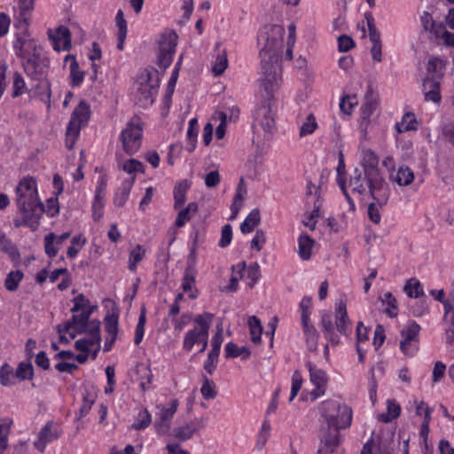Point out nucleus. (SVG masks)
Wrapping results in <instances>:
<instances>
[{
    "mask_svg": "<svg viewBox=\"0 0 454 454\" xmlns=\"http://www.w3.org/2000/svg\"><path fill=\"white\" fill-rule=\"evenodd\" d=\"M55 239L56 235L53 232L49 233L44 238L45 253L51 258L55 257L59 252V245H57Z\"/></svg>",
    "mask_w": 454,
    "mask_h": 454,
    "instance_id": "obj_58",
    "label": "nucleus"
},
{
    "mask_svg": "<svg viewBox=\"0 0 454 454\" xmlns=\"http://www.w3.org/2000/svg\"><path fill=\"white\" fill-rule=\"evenodd\" d=\"M61 434L60 427L53 420H49L38 433L37 440L34 442L35 448L43 452L47 443L59 438Z\"/></svg>",
    "mask_w": 454,
    "mask_h": 454,
    "instance_id": "obj_13",
    "label": "nucleus"
},
{
    "mask_svg": "<svg viewBox=\"0 0 454 454\" xmlns=\"http://www.w3.org/2000/svg\"><path fill=\"white\" fill-rule=\"evenodd\" d=\"M85 242L86 239L85 238H82V235H76L73 237L71 240V246L68 247L67 252V256L70 258H74L79 253V250L83 247Z\"/></svg>",
    "mask_w": 454,
    "mask_h": 454,
    "instance_id": "obj_60",
    "label": "nucleus"
},
{
    "mask_svg": "<svg viewBox=\"0 0 454 454\" xmlns=\"http://www.w3.org/2000/svg\"><path fill=\"white\" fill-rule=\"evenodd\" d=\"M314 243V239L308 234L300 235L298 239V254L302 260H309L311 257Z\"/></svg>",
    "mask_w": 454,
    "mask_h": 454,
    "instance_id": "obj_29",
    "label": "nucleus"
},
{
    "mask_svg": "<svg viewBox=\"0 0 454 454\" xmlns=\"http://www.w3.org/2000/svg\"><path fill=\"white\" fill-rule=\"evenodd\" d=\"M16 375L13 368L9 364H4L0 369V383L4 387L16 384Z\"/></svg>",
    "mask_w": 454,
    "mask_h": 454,
    "instance_id": "obj_39",
    "label": "nucleus"
},
{
    "mask_svg": "<svg viewBox=\"0 0 454 454\" xmlns=\"http://www.w3.org/2000/svg\"><path fill=\"white\" fill-rule=\"evenodd\" d=\"M202 386L200 388V393L204 399L212 400L217 396L216 386L213 380H211L206 375H202Z\"/></svg>",
    "mask_w": 454,
    "mask_h": 454,
    "instance_id": "obj_41",
    "label": "nucleus"
},
{
    "mask_svg": "<svg viewBox=\"0 0 454 454\" xmlns=\"http://www.w3.org/2000/svg\"><path fill=\"white\" fill-rule=\"evenodd\" d=\"M70 77H71V85L73 87H78L83 81L84 72L79 69V65L75 60V58H73V62L70 64Z\"/></svg>",
    "mask_w": 454,
    "mask_h": 454,
    "instance_id": "obj_56",
    "label": "nucleus"
},
{
    "mask_svg": "<svg viewBox=\"0 0 454 454\" xmlns=\"http://www.w3.org/2000/svg\"><path fill=\"white\" fill-rule=\"evenodd\" d=\"M320 325L325 338L333 345H338L340 343V338L335 333L331 313H324L322 315Z\"/></svg>",
    "mask_w": 454,
    "mask_h": 454,
    "instance_id": "obj_23",
    "label": "nucleus"
},
{
    "mask_svg": "<svg viewBox=\"0 0 454 454\" xmlns=\"http://www.w3.org/2000/svg\"><path fill=\"white\" fill-rule=\"evenodd\" d=\"M15 375L18 380L23 381L31 380L34 375V368L31 363L20 362L15 371Z\"/></svg>",
    "mask_w": 454,
    "mask_h": 454,
    "instance_id": "obj_48",
    "label": "nucleus"
},
{
    "mask_svg": "<svg viewBox=\"0 0 454 454\" xmlns=\"http://www.w3.org/2000/svg\"><path fill=\"white\" fill-rule=\"evenodd\" d=\"M177 44V35L175 32H168L161 35L159 42V54L157 64L163 70L167 69L173 60Z\"/></svg>",
    "mask_w": 454,
    "mask_h": 454,
    "instance_id": "obj_9",
    "label": "nucleus"
},
{
    "mask_svg": "<svg viewBox=\"0 0 454 454\" xmlns=\"http://www.w3.org/2000/svg\"><path fill=\"white\" fill-rule=\"evenodd\" d=\"M414 180V174L413 171L406 167V166H401L398 168V171L396 173V176L395 177V181L400 185V186H406L412 183Z\"/></svg>",
    "mask_w": 454,
    "mask_h": 454,
    "instance_id": "obj_46",
    "label": "nucleus"
},
{
    "mask_svg": "<svg viewBox=\"0 0 454 454\" xmlns=\"http://www.w3.org/2000/svg\"><path fill=\"white\" fill-rule=\"evenodd\" d=\"M13 48L16 55L22 60L33 59L34 56L42 55V49L36 42L32 39L17 38Z\"/></svg>",
    "mask_w": 454,
    "mask_h": 454,
    "instance_id": "obj_14",
    "label": "nucleus"
},
{
    "mask_svg": "<svg viewBox=\"0 0 454 454\" xmlns=\"http://www.w3.org/2000/svg\"><path fill=\"white\" fill-rule=\"evenodd\" d=\"M178 405L177 399H172L167 406L157 405L159 411L156 413L154 427L158 434H166L169 432L171 421L177 411Z\"/></svg>",
    "mask_w": 454,
    "mask_h": 454,
    "instance_id": "obj_12",
    "label": "nucleus"
},
{
    "mask_svg": "<svg viewBox=\"0 0 454 454\" xmlns=\"http://www.w3.org/2000/svg\"><path fill=\"white\" fill-rule=\"evenodd\" d=\"M317 129V122L316 121V117L313 114H309L306 121L300 127L299 136L300 137H304L306 136L311 135Z\"/></svg>",
    "mask_w": 454,
    "mask_h": 454,
    "instance_id": "obj_53",
    "label": "nucleus"
},
{
    "mask_svg": "<svg viewBox=\"0 0 454 454\" xmlns=\"http://www.w3.org/2000/svg\"><path fill=\"white\" fill-rule=\"evenodd\" d=\"M160 87L158 71L145 68L140 71L133 85V97L136 104L141 107L152 106Z\"/></svg>",
    "mask_w": 454,
    "mask_h": 454,
    "instance_id": "obj_4",
    "label": "nucleus"
},
{
    "mask_svg": "<svg viewBox=\"0 0 454 454\" xmlns=\"http://www.w3.org/2000/svg\"><path fill=\"white\" fill-rule=\"evenodd\" d=\"M419 331L420 325L415 321H410L401 331L400 348L404 355L413 356L419 349Z\"/></svg>",
    "mask_w": 454,
    "mask_h": 454,
    "instance_id": "obj_11",
    "label": "nucleus"
},
{
    "mask_svg": "<svg viewBox=\"0 0 454 454\" xmlns=\"http://www.w3.org/2000/svg\"><path fill=\"white\" fill-rule=\"evenodd\" d=\"M441 74L434 76H426L422 82V90L426 101H432L439 104L442 100L441 96Z\"/></svg>",
    "mask_w": 454,
    "mask_h": 454,
    "instance_id": "obj_15",
    "label": "nucleus"
},
{
    "mask_svg": "<svg viewBox=\"0 0 454 454\" xmlns=\"http://www.w3.org/2000/svg\"><path fill=\"white\" fill-rule=\"evenodd\" d=\"M251 355L249 348L243 346L239 347L234 342H228L225 346V357L226 358H236L241 357V359H247Z\"/></svg>",
    "mask_w": 454,
    "mask_h": 454,
    "instance_id": "obj_32",
    "label": "nucleus"
},
{
    "mask_svg": "<svg viewBox=\"0 0 454 454\" xmlns=\"http://www.w3.org/2000/svg\"><path fill=\"white\" fill-rule=\"evenodd\" d=\"M383 304H387V308L385 313L390 317H395L398 314L397 301L390 292H387L381 299Z\"/></svg>",
    "mask_w": 454,
    "mask_h": 454,
    "instance_id": "obj_51",
    "label": "nucleus"
},
{
    "mask_svg": "<svg viewBox=\"0 0 454 454\" xmlns=\"http://www.w3.org/2000/svg\"><path fill=\"white\" fill-rule=\"evenodd\" d=\"M248 326L251 340L255 344H259L261 342V335L262 333V326L260 319L255 316L250 317L248 319Z\"/></svg>",
    "mask_w": 454,
    "mask_h": 454,
    "instance_id": "obj_44",
    "label": "nucleus"
},
{
    "mask_svg": "<svg viewBox=\"0 0 454 454\" xmlns=\"http://www.w3.org/2000/svg\"><path fill=\"white\" fill-rule=\"evenodd\" d=\"M416 117L412 113H406L400 122L395 124V129L398 133H403L409 130H415L416 128Z\"/></svg>",
    "mask_w": 454,
    "mask_h": 454,
    "instance_id": "obj_43",
    "label": "nucleus"
},
{
    "mask_svg": "<svg viewBox=\"0 0 454 454\" xmlns=\"http://www.w3.org/2000/svg\"><path fill=\"white\" fill-rule=\"evenodd\" d=\"M145 309L142 308L140 311V315L138 317V322L136 326L135 331V337H134V343L136 345L140 344V342L143 340L144 333H145V325L146 322V314H145Z\"/></svg>",
    "mask_w": 454,
    "mask_h": 454,
    "instance_id": "obj_57",
    "label": "nucleus"
},
{
    "mask_svg": "<svg viewBox=\"0 0 454 454\" xmlns=\"http://www.w3.org/2000/svg\"><path fill=\"white\" fill-rule=\"evenodd\" d=\"M445 324L446 342L449 345L454 343V285L450 294L449 301L445 302V313L443 317Z\"/></svg>",
    "mask_w": 454,
    "mask_h": 454,
    "instance_id": "obj_17",
    "label": "nucleus"
},
{
    "mask_svg": "<svg viewBox=\"0 0 454 454\" xmlns=\"http://www.w3.org/2000/svg\"><path fill=\"white\" fill-rule=\"evenodd\" d=\"M228 67V59L225 52L219 54L212 67V72L215 76L221 75Z\"/></svg>",
    "mask_w": 454,
    "mask_h": 454,
    "instance_id": "obj_63",
    "label": "nucleus"
},
{
    "mask_svg": "<svg viewBox=\"0 0 454 454\" xmlns=\"http://www.w3.org/2000/svg\"><path fill=\"white\" fill-rule=\"evenodd\" d=\"M403 291L411 298H419L424 294L420 282L415 278L407 280Z\"/></svg>",
    "mask_w": 454,
    "mask_h": 454,
    "instance_id": "obj_45",
    "label": "nucleus"
},
{
    "mask_svg": "<svg viewBox=\"0 0 454 454\" xmlns=\"http://www.w3.org/2000/svg\"><path fill=\"white\" fill-rule=\"evenodd\" d=\"M364 19L367 23L368 30H369V38L372 43L381 42L380 40V33L376 27L375 20L373 15L371 12H366L364 13Z\"/></svg>",
    "mask_w": 454,
    "mask_h": 454,
    "instance_id": "obj_52",
    "label": "nucleus"
},
{
    "mask_svg": "<svg viewBox=\"0 0 454 454\" xmlns=\"http://www.w3.org/2000/svg\"><path fill=\"white\" fill-rule=\"evenodd\" d=\"M379 165V159L374 153L372 151H366L364 153L362 160V170L367 172V175L371 177V180L377 181L378 177H383L381 175Z\"/></svg>",
    "mask_w": 454,
    "mask_h": 454,
    "instance_id": "obj_19",
    "label": "nucleus"
},
{
    "mask_svg": "<svg viewBox=\"0 0 454 454\" xmlns=\"http://www.w3.org/2000/svg\"><path fill=\"white\" fill-rule=\"evenodd\" d=\"M260 92L263 100L262 101L261 106L254 111V119L264 131L270 133L275 127V119L272 112L271 102L273 99V94L278 88L279 81L276 82V87L272 90H266L264 76L260 80Z\"/></svg>",
    "mask_w": 454,
    "mask_h": 454,
    "instance_id": "obj_7",
    "label": "nucleus"
},
{
    "mask_svg": "<svg viewBox=\"0 0 454 454\" xmlns=\"http://www.w3.org/2000/svg\"><path fill=\"white\" fill-rule=\"evenodd\" d=\"M22 215V219H14L13 223L16 228L27 226L32 231L37 230L40 224V219L43 214H38L31 210H19Z\"/></svg>",
    "mask_w": 454,
    "mask_h": 454,
    "instance_id": "obj_22",
    "label": "nucleus"
},
{
    "mask_svg": "<svg viewBox=\"0 0 454 454\" xmlns=\"http://www.w3.org/2000/svg\"><path fill=\"white\" fill-rule=\"evenodd\" d=\"M378 107V100L373 96L372 90L369 89L366 92L364 102L361 107V118L364 121H369L372 114Z\"/></svg>",
    "mask_w": 454,
    "mask_h": 454,
    "instance_id": "obj_27",
    "label": "nucleus"
},
{
    "mask_svg": "<svg viewBox=\"0 0 454 454\" xmlns=\"http://www.w3.org/2000/svg\"><path fill=\"white\" fill-rule=\"evenodd\" d=\"M349 185L352 191L358 194H364L368 190L373 200H376L380 207L387 204L390 190L384 177H378L377 181H371L367 172L356 168L349 179Z\"/></svg>",
    "mask_w": 454,
    "mask_h": 454,
    "instance_id": "obj_3",
    "label": "nucleus"
},
{
    "mask_svg": "<svg viewBox=\"0 0 454 454\" xmlns=\"http://www.w3.org/2000/svg\"><path fill=\"white\" fill-rule=\"evenodd\" d=\"M285 29L279 25H266L258 35V43L263 45L260 51L262 76L265 88L272 90L276 82L281 80L282 67L279 63V52L282 47Z\"/></svg>",
    "mask_w": 454,
    "mask_h": 454,
    "instance_id": "obj_1",
    "label": "nucleus"
},
{
    "mask_svg": "<svg viewBox=\"0 0 454 454\" xmlns=\"http://www.w3.org/2000/svg\"><path fill=\"white\" fill-rule=\"evenodd\" d=\"M190 188V184L187 180L180 181L174 188V208H181L186 201V192Z\"/></svg>",
    "mask_w": 454,
    "mask_h": 454,
    "instance_id": "obj_30",
    "label": "nucleus"
},
{
    "mask_svg": "<svg viewBox=\"0 0 454 454\" xmlns=\"http://www.w3.org/2000/svg\"><path fill=\"white\" fill-rule=\"evenodd\" d=\"M12 88V98H18L27 91L26 82L22 74L19 72H15L13 74Z\"/></svg>",
    "mask_w": 454,
    "mask_h": 454,
    "instance_id": "obj_55",
    "label": "nucleus"
},
{
    "mask_svg": "<svg viewBox=\"0 0 454 454\" xmlns=\"http://www.w3.org/2000/svg\"><path fill=\"white\" fill-rule=\"evenodd\" d=\"M16 203L19 210H31L43 214L44 206L38 199L36 182L31 176L23 177L16 187Z\"/></svg>",
    "mask_w": 454,
    "mask_h": 454,
    "instance_id": "obj_6",
    "label": "nucleus"
},
{
    "mask_svg": "<svg viewBox=\"0 0 454 454\" xmlns=\"http://www.w3.org/2000/svg\"><path fill=\"white\" fill-rule=\"evenodd\" d=\"M261 222V214L258 208L253 209L240 224V231L244 234L252 232Z\"/></svg>",
    "mask_w": 454,
    "mask_h": 454,
    "instance_id": "obj_31",
    "label": "nucleus"
},
{
    "mask_svg": "<svg viewBox=\"0 0 454 454\" xmlns=\"http://www.w3.org/2000/svg\"><path fill=\"white\" fill-rule=\"evenodd\" d=\"M54 43V49L59 51L61 49L67 51L71 47V33L70 30L60 26L56 30L55 35H50Z\"/></svg>",
    "mask_w": 454,
    "mask_h": 454,
    "instance_id": "obj_24",
    "label": "nucleus"
},
{
    "mask_svg": "<svg viewBox=\"0 0 454 454\" xmlns=\"http://www.w3.org/2000/svg\"><path fill=\"white\" fill-rule=\"evenodd\" d=\"M35 0H19L18 8H19V16L18 19L20 21L24 22L25 24L28 23V20L31 16V12L34 9Z\"/></svg>",
    "mask_w": 454,
    "mask_h": 454,
    "instance_id": "obj_40",
    "label": "nucleus"
},
{
    "mask_svg": "<svg viewBox=\"0 0 454 454\" xmlns=\"http://www.w3.org/2000/svg\"><path fill=\"white\" fill-rule=\"evenodd\" d=\"M350 325H351V322H350L348 313H347L346 303L344 301H340L339 303H337V306L335 309L336 328L340 334L348 336L351 333L350 327H349Z\"/></svg>",
    "mask_w": 454,
    "mask_h": 454,
    "instance_id": "obj_18",
    "label": "nucleus"
},
{
    "mask_svg": "<svg viewBox=\"0 0 454 454\" xmlns=\"http://www.w3.org/2000/svg\"><path fill=\"white\" fill-rule=\"evenodd\" d=\"M198 137V120L196 118H192L189 121V127L187 130V140L188 146L187 151L192 153L194 151L196 147V141Z\"/></svg>",
    "mask_w": 454,
    "mask_h": 454,
    "instance_id": "obj_47",
    "label": "nucleus"
},
{
    "mask_svg": "<svg viewBox=\"0 0 454 454\" xmlns=\"http://www.w3.org/2000/svg\"><path fill=\"white\" fill-rule=\"evenodd\" d=\"M199 206L196 202H190L184 208L181 209L177 214L175 225L182 228L188 223L192 217L198 212Z\"/></svg>",
    "mask_w": 454,
    "mask_h": 454,
    "instance_id": "obj_26",
    "label": "nucleus"
},
{
    "mask_svg": "<svg viewBox=\"0 0 454 454\" xmlns=\"http://www.w3.org/2000/svg\"><path fill=\"white\" fill-rule=\"evenodd\" d=\"M22 67L27 76L36 84L31 88L39 95L41 101L50 106L51 83L47 78L50 69V59L44 54L34 56L33 59L22 60Z\"/></svg>",
    "mask_w": 454,
    "mask_h": 454,
    "instance_id": "obj_2",
    "label": "nucleus"
},
{
    "mask_svg": "<svg viewBox=\"0 0 454 454\" xmlns=\"http://www.w3.org/2000/svg\"><path fill=\"white\" fill-rule=\"evenodd\" d=\"M306 366L309 372L310 381L315 386H326L327 376L326 373L315 366L311 362H307Z\"/></svg>",
    "mask_w": 454,
    "mask_h": 454,
    "instance_id": "obj_35",
    "label": "nucleus"
},
{
    "mask_svg": "<svg viewBox=\"0 0 454 454\" xmlns=\"http://www.w3.org/2000/svg\"><path fill=\"white\" fill-rule=\"evenodd\" d=\"M90 321V317L88 314L82 310L79 315H73L70 320H68L64 327L62 328L61 325L57 326V330L59 333H67L73 327L75 328L78 333H82L86 332V327L88 322Z\"/></svg>",
    "mask_w": 454,
    "mask_h": 454,
    "instance_id": "obj_20",
    "label": "nucleus"
},
{
    "mask_svg": "<svg viewBox=\"0 0 454 454\" xmlns=\"http://www.w3.org/2000/svg\"><path fill=\"white\" fill-rule=\"evenodd\" d=\"M90 119V106L82 100L71 114L66 131V146L71 150L80 135L81 129L87 125Z\"/></svg>",
    "mask_w": 454,
    "mask_h": 454,
    "instance_id": "obj_8",
    "label": "nucleus"
},
{
    "mask_svg": "<svg viewBox=\"0 0 454 454\" xmlns=\"http://www.w3.org/2000/svg\"><path fill=\"white\" fill-rule=\"evenodd\" d=\"M205 336L201 332L198 330V327H194L192 330L188 331L184 338L183 347L185 350L191 351L193 346L200 341L202 337Z\"/></svg>",
    "mask_w": 454,
    "mask_h": 454,
    "instance_id": "obj_42",
    "label": "nucleus"
},
{
    "mask_svg": "<svg viewBox=\"0 0 454 454\" xmlns=\"http://www.w3.org/2000/svg\"><path fill=\"white\" fill-rule=\"evenodd\" d=\"M145 255V250L141 245H137L129 253V270L130 271H135L137 264L144 259Z\"/></svg>",
    "mask_w": 454,
    "mask_h": 454,
    "instance_id": "obj_50",
    "label": "nucleus"
},
{
    "mask_svg": "<svg viewBox=\"0 0 454 454\" xmlns=\"http://www.w3.org/2000/svg\"><path fill=\"white\" fill-rule=\"evenodd\" d=\"M320 410L329 429H346L351 426L352 409L335 400H326L321 403Z\"/></svg>",
    "mask_w": 454,
    "mask_h": 454,
    "instance_id": "obj_5",
    "label": "nucleus"
},
{
    "mask_svg": "<svg viewBox=\"0 0 454 454\" xmlns=\"http://www.w3.org/2000/svg\"><path fill=\"white\" fill-rule=\"evenodd\" d=\"M247 278L250 279V282L248 283V286L250 288H253L254 286L258 282V280L261 277L260 266L257 262H253L247 267Z\"/></svg>",
    "mask_w": 454,
    "mask_h": 454,
    "instance_id": "obj_64",
    "label": "nucleus"
},
{
    "mask_svg": "<svg viewBox=\"0 0 454 454\" xmlns=\"http://www.w3.org/2000/svg\"><path fill=\"white\" fill-rule=\"evenodd\" d=\"M133 185V180H124L121 186L116 190L114 197V204L116 207H121L127 202L131 187Z\"/></svg>",
    "mask_w": 454,
    "mask_h": 454,
    "instance_id": "obj_28",
    "label": "nucleus"
},
{
    "mask_svg": "<svg viewBox=\"0 0 454 454\" xmlns=\"http://www.w3.org/2000/svg\"><path fill=\"white\" fill-rule=\"evenodd\" d=\"M237 268H238L237 275L231 276V280H230V285L225 287V290L228 291V292H232L233 293V292H236L238 290L239 280L243 278V271L247 268L246 262L243 261V262H239L237 265Z\"/></svg>",
    "mask_w": 454,
    "mask_h": 454,
    "instance_id": "obj_59",
    "label": "nucleus"
},
{
    "mask_svg": "<svg viewBox=\"0 0 454 454\" xmlns=\"http://www.w3.org/2000/svg\"><path fill=\"white\" fill-rule=\"evenodd\" d=\"M358 104L356 95H348L340 100V108L345 114H351L355 106Z\"/></svg>",
    "mask_w": 454,
    "mask_h": 454,
    "instance_id": "obj_61",
    "label": "nucleus"
},
{
    "mask_svg": "<svg viewBox=\"0 0 454 454\" xmlns=\"http://www.w3.org/2000/svg\"><path fill=\"white\" fill-rule=\"evenodd\" d=\"M340 430L328 428L327 433L321 440L322 446L317 454H333L335 449L340 445Z\"/></svg>",
    "mask_w": 454,
    "mask_h": 454,
    "instance_id": "obj_21",
    "label": "nucleus"
},
{
    "mask_svg": "<svg viewBox=\"0 0 454 454\" xmlns=\"http://www.w3.org/2000/svg\"><path fill=\"white\" fill-rule=\"evenodd\" d=\"M0 247H2V250L9 255L13 266L17 267L20 264V254L17 247L10 239L6 238Z\"/></svg>",
    "mask_w": 454,
    "mask_h": 454,
    "instance_id": "obj_37",
    "label": "nucleus"
},
{
    "mask_svg": "<svg viewBox=\"0 0 454 454\" xmlns=\"http://www.w3.org/2000/svg\"><path fill=\"white\" fill-rule=\"evenodd\" d=\"M107 185V179L105 175H102L99 176L97 187H96V192H95V200L92 206V208L95 210V215L97 214V207H98L99 209L104 207L103 199L106 195V190Z\"/></svg>",
    "mask_w": 454,
    "mask_h": 454,
    "instance_id": "obj_33",
    "label": "nucleus"
},
{
    "mask_svg": "<svg viewBox=\"0 0 454 454\" xmlns=\"http://www.w3.org/2000/svg\"><path fill=\"white\" fill-rule=\"evenodd\" d=\"M115 22L116 26L118 27V43H117V49L121 51L123 50L124 41L127 36L128 28H127V22L124 19V14L121 10H119L116 17H115Z\"/></svg>",
    "mask_w": 454,
    "mask_h": 454,
    "instance_id": "obj_34",
    "label": "nucleus"
},
{
    "mask_svg": "<svg viewBox=\"0 0 454 454\" xmlns=\"http://www.w3.org/2000/svg\"><path fill=\"white\" fill-rule=\"evenodd\" d=\"M196 271H192V265L190 268H186L182 281V289L184 292L188 293L191 299H195L196 294H192V288L194 287Z\"/></svg>",
    "mask_w": 454,
    "mask_h": 454,
    "instance_id": "obj_36",
    "label": "nucleus"
},
{
    "mask_svg": "<svg viewBox=\"0 0 454 454\" xmlns=\"http://www.w3.org/2000/svg\"><path fill=\"white\" fill-rule=\"evenodd\" d=\"M207 423V419L204 417L195 418L194 419L187 422L184 426L174 428L173 434L175 438L180 441H186L192 437V435L203 429Z\"/></svg>",
    "mask_w": 454,
    "mask_h": 454,
    "instance_id": "obj_16",
    "label": "nucleus"
},
{
    "mask_svg": "<svg viewBox=\"0 0 454 454\" xmlns=\"http://www.w3.org/2000/svg\"><path fill=\"white\" fill-rule=\"evenodd\" d=\"M143 129L139 123L129 122L121 133V140L125 153L135 154L142 145Z\"/></svg>",
    "mask_w": 454,
    "mask_h": 454,
    "instance_id": "obj_10",
    "label": "nucleus"
},
{
    "mask_svg": "<svg viewBox=\"0 0 454 454\" xmlns=\"http://www.w3.org/2000/svg\"><path fill=\"white\" fill-rule=\"evenodd\" d=\"M94 403L95 396L93 394L90 393L88 390H85V393L82 395V404L79 409L80 418H82L89 413Z\"/></svg>",
    "mask_w": 454,
    "mask_h": 454,
    "instance_id": "obj_62",
    "label": "nucleus"
},
{
    "mask_svg": "<svg viewBox=\"0 0 454 454\" xmlns=\"http://www.w3.org/2000/svg\"><path fill=\"white\" fill-rule=\"evenodd\" d=\"M24 278V273L20 270L10 271L4 280V287L9 292H14L18 289L20 283Z\"/></svg>",
    "mask_w": 454,
    "mask_h": 454,
    "instance_id": "obj_38",
    "label": "nucleus"
},
{
    "mask_svg": "<svg viewBox=\"0 0 454 454\" xmlns=\"http://www.w3.org/2000/svg\"><path fill=\"white\" fill-rule=\"evenodd\" d=\"M444 64L442 60L439 58H432L428 60L427 63V76H434L436 74H441V80H442L444 76Z\"/></svg>",
    "mask_w": 454,
    "mask_h": 454,
    "instance_id": "obj_54",
    "label": "nucleus"
},
{
    "mask_svg": "<svg viewBox=\"0 0 454 454\" xmlns=\"http://www.w3.org/2000/svg\"><path fill=\"white\" fill-rule=\"evenodd\" d=\"M213 317L214 315L208 312L200 314L194 317V322L199 325L198 330L201 332L202 334H208Z\"/></svg>",
    "mask_w": 454,
    "mask_h": 454,
    "instance_id": "obj_49",
    "label": "nucleus"
},
{
    "mask_svg": "<svg viewBox=\"0 0 454 454\" xmlns=\"http://www.w3.org/2000/svg\"><path fill=\"white\" fill-rule=\"evenodd\" d=\"M303 333L306 339L307 348L310 352L317 349L319 333L313 325L309 322L301 323Z\"/></svg>",
    "mask_w": 454,
    "mask_h": 454,
    "instance_id": "obj_25",
    "label": "nucleus"
}]
</instances>
